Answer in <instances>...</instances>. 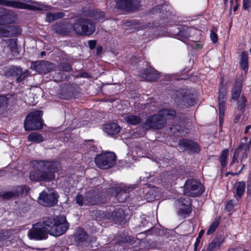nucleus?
I'll list each match as a JSON object with an SVG mask.
<instances>
[{
	"label": "nucleus",
	"instance_id": "obj_1",
	"mask_svg": "<svg viewBox=\"0 0 251 251\" xmlns=\"http://www.w3.org/2000/svg\"><path fill=\"white\" fill-rule=\"evenodd\" d=\"M60 168L57 161H38L34 164V170L30 172L31 180L38 181H50L55 177V173Z\"/></svg>",
	"mask_w": 251,
	"mask_h": 251
},
{
	"label": "nucleus",
	"instance_id": "obj_2",
	"mask_svg": "<svg viewBox=\"0 0 251 251\" xmlns=\"http://www.w3.org/2000/svg\"><path fill=\"white\" fill-rule=\"evenodd\" d=\"M176 105L180 107H188L195 102L193 94L187 89L176 91L172 96Z\"/></svg>",
	"mask_w": 251,
	"mask_h": 251
},
{
	"label": "nucleus",
	"instance_id": "obj_3",
	"mask_svg": "<svg viewBox=\"0 0 251 251\" xmlns=\"http://www.w3.org/2000/svg\"><path fill=\"white\" fill-rule=\"evenodd\" d=\"M75 32L78 35L89 36L96 29L94 22L88 18H81L75 21L73 25Z\"/></svg>",
	"mask_w": 251,
	"mask_h": 251
},
{
	"label": "nucleus",
	"instance_id": "obj_4",
	"mask_svg": "<svg viewBox=\"0 0 251 251\" xmlns=\"http://www.w3.org/2000/svg\"><path fill=\"white\" fill-rule=\"evenodd\" d=\"M43 112L41 110H35L28 114L24 122V127L25 130H38L42 128V116Z\"/></svg>",
	"mask_w": 251,
	"mask_h": 251
},
{
	"label": "nucleus",
	"instance_id": "obj_5",
	"mask_svg": "<svg viewBox=\"0 0 251 251\" xmlns=\"http://www.w3.org/2000/svg\"><path fill=\"white\" fill-rule=\"evenodd\" d=\"M251 146V138L249 140L247 137H245L242 139L238 147L235 149L230 166H232L235 163L239 162L238 158H241V161L247 158L248 153L249 152Z\"/></svg>",
	"mask_w": 251,
	"mask_h": 251
},
{
	"label": "nucleus",
	"instance_id": "obj_6",
	"mask_svg": "<svg viewBox=\"0 0 251 251\" xmlns=\"http://www.w3.org/2000/svg\"><path fill=\"white\" fill-rule=\"evenodd\" d=\"M96 165L100 168L107 169L112 167L116 162V154L112 152H105L97 155L95 158Z\"/></svg>",
	"mask_w": 251,
	"mask_h": 251
},
{
	"label": "nucleus",
	"instance_id": "obj_7",
	"mask_svg": "<svg viewBox=\"0 0 251 251\" xmlns=\"http://www.w3.org/2000/svg\"><path fill=\"white\" fill-rule=\"evenodd\" d=\"M204 188L202 184L196 179H188L185 183L184 194L191 197H197L202 194Z\"/></svg>",
	"mask_w": 251,
	"mask_h": 251
},
{
	"label": "nucleus",
	"instance_id": "obj_8",
	"mask_svg": "<svg viewBox=\"0 0 251 251\" xmlns=\"http://www.w3.org/2000/svg\"><path fill=\"white\" fill-rule=\"evenodd\" d=\"M59 195L53 189L49 190V192L43 191L40 194L38 201L41 205L51 207L57 203Z\"/></svg>",
	"mask_w": 251,
	"mask_h": 251
},
{
	"label": "nucleus",
	"instance_id": "obj_9",
	"mask_svg": "<svg viewBox=\"0 0 251 251\" xmlns=\"http://www.w3.org/2000/svg\"><path fill=\"white\" fill-rule=\"evenodd\" d=\"M166 119L163 117L159 111L156 114L149 116L145 123V126L150 128L159 129L165 126Z\"/></svg>",
	"mask_w": 251,
	"mask_h": 251
},
{
	"label": "nucleus",
	"instance_id": "obj_10",
	"mask_svg": "<svg viewBox=\"0 0 251 251\" xmlns=\"http://www.w3.org/2000/svg\"><path fill=\"white\" fill-rule=\"evenodd\" d=\"M48 233L40 222L33 225L32 228L28 231V236L31 239L42 240L48 238Z\"/></svg>",
	"mask_w": 251,
	"mask_h": 251
},
{
	"label": "nucleus",
	"instance_id": "obj_11",
	"mask_svg": "<svg viewBox=\"0 0 251 251\" xmlns=\"http://www.w3.org/2000/svg\"><path fill=\"white\" fill-rule=\"evenodd\" d=\"M54 64L45 60L37 61L32 62L31 69L35 70L40 74H47L54 70Z\"/></svg>",
	"mask_w": 251,
	"mask_h": 251
},
{
	"label": "nucleus",
	"instance_id": "obj_12",
	"mask_svg": "<svg viewBox=\"0 0 251 251\" xmlns=\"http://www.w3.org/2000/svg\"><path fill=\"white\" fill-rule=\"evenodd\" d=\"M115 7L126 11L137 9L140 6V0H116Z\"/></svg>",
	"mask_w": 251,
	"mask_h": 251
},
{
	"label": "nucleus",
	"instance_id": "obj_13",
	"mask_svg": "<svg viewBox=\"0 0 251 251\" xmlns=\"http://www.w3.org/2000/svg\"><path fill=\"white\" fill-rule=\"evenodd\" d=\"M176 205L178 208L177 215L185 217L191 212V201L189 197L181 198L177 201Z\"/></svg>",
	"mask_w": 251,
	"mask_h": 251
},
{
	"label": "nucleus",
	"instance_id": "obj_14",
	"mask_svg": "<svg viewBox=\"0 0 251 251\" xmlns=\"http://www.w3.org/2000/svg\"><path fill=\"white\" fill-rule=\"evenodd\" d=\"M69 224L65 217L63 216L56 217V222L54 229L52 230V235L58 236L64 234L68 229Z\"/></svg>",
	"mask_w": 251,
	"mask_h": 251
},
{
	"label": "nucleus",
	"instance_id": "obj_15",
	"mask_svg": "<svg viewBox=\"0 0 251 251\" xmlns=\"http://www.w3.org/2000/svg\"><path fill=\"white\" fill-rule=\"evenodd\" d=\"M178 146L181 150H189L193 152H199L200 151V147L196 142L186 139L180 140Z\"/></svg>",
	"mask_w": 251,
	"mask_h": 251
},
{
	"label": "nucleus",
	"instance_id": "obj_16",
	"mask_svg": "<svg viewBox=\"0 0 251 251\" xmlns=\"http://www.w3.org/2000/svg\"><path fill=\"white\" fill-rule=\"evenodd\" d=\"M0 4L18 9H37L33 6L22 2L9 0H0Z\"/></svg>",
	"mask_w": 251,
	"mask_h": 251
},
{
	"label": "nucleus",
	"instance_id": "obj_17",
	"mask_svg": "<svg viewBox=\"0 0 251 251\" xmlns=\"http://www.w3.org/2000/svg\"><path fill=\"white\" fill-rule=\"evenodd\" d=\"M107 216L109 220L113 221L115 224L121 225L124 222L125 214L122 209L118 208L107 213Z\"/></svg>",
	"mask_w": 251,
	"mask_h": 251
},
{
	"label": "nucleus",
	"instance_id": "obj_18",
	"mask_svg": "<svg viewBox=\"0 0 251 251\" xmlns=\"http://www.w3.org/2000/svg\"><path fill=\"white\" fill-rule=\"evenodd\" d=\"M141 77L146 81H154L158 80L159 75L158 72L153 68H148L140 73Z\"/></svg>",
	"mask_w": 251,
	"mask_h": 251
},
{
	"label": "nucleus",
	"instance_id": "obj_19",
	"mask_svg": "<svg viewBox=\"0 0 251 251\" xmlns=\"http://www.w3.org/2000/svg\"><path fill=\"white\" fill-rule=\"evenodd\" d=\"M100 202V198L94 192H87L84 198V204L86 205H94Z\"/></svg>",
	"mask_w": 251,
	"mask_h": 251
},
{
	"label": "nucleus",
	"instance_id": "obj_20",
	"mask_svg": "<svg viewBox=\"0 0 251 251\" xmlns=\"http://www.w3.org/2000/svg\"><path fill=\"white\" fill-rule=\"evenodd\" d=\"M47 233L52 235V230L54 229V225L56 222V217H46L44 218L42 221L40 222Z\"/></svg>",
	"mask_w": 251,
	"mask_h": 251
},
{
	"label": "nucleus",
	"instance_id": "obj_21",
	"mask_svg": "<svg viewBox=\"0 0 251 251\" xmlns=\"http://www.w3.org/2000/svg\"><path fill=\"white\" fill-rule=\"evenodd\" d=\"M120 126L116 123H112L104 125L103 127L104 131L109 135H115L120 132Z\"/></svg>",
	"mask_w": 251,
	"mask_h": 251
},
{
	"label": "nucleus",
	"instance_id": "obj_22",
	"mask_svg": "<svg viewBox=\"0 0 251 251\" xmlns=\"http://www.w3.org/2000/svg\"><path fill=\"white\" fill-rule=\"evenodd\" d=\"M21 68L16 66H7L4 67L2 71L1 74L6 77L18 76L20 73Z\"/></svg>",
	"mask_w": 251,
	"mask_h": 251
},
{
	"label": "nucleus",
	"instance_id": "obj_23",
	"mask_svg": "<svg viewBox=\"0 0 251 251\" xmlns=\"http://www.w3.org/2000/svg\"><path fill=\"white\" fill-rule=\"evenodd\" d=\"M71 25L68 24H56L52 26V30L58 34H68L70 32Z\"/></svg>",
	"mask_w": 251,
	"mask_h": 251
},
{
	"label": "nucleus",
	"instance_id": "obj_24",
	"mask_svg": "<svg viewBox=\"0 0 251 251\" xmlns=\"http://www.w3.org/2000/svg\"><path fill=\"white\" fill-rule=\"evenodd\" d=\"M116 193V197L120 202H124L126 201L127 197V192L129 191V188L125 187H117L114 189Z\"/></svg>",
	"mask_w": 251,
	"mask_h": 251
},
{
	"label": "nucleus",
	"instance_id": "obj_25",
	"mask_svg": "<svg viewBox=\"0 0 251 251\" xmlns=\"http://www.w3.org/2000/svg\"><path fill=\"white\" fill-rule=\"evenodd\" d=\"M88 236L87 233L82 228H77L75 240L78 245H82L86 242Z\"/></svg>",
	"mask_w": 251,
	"mask_h": 251
},
{
	"label": "nucleus",
	"instance_id": "obj_26",
	"mask_svg": "<svg viewBox=\"0 0 251 251\" xmlns=\"http://www.w3.org/2000/svg\"><path fill=\"white\" fill-rule=\"evenodd\" d=\"M223 240L219 237H216L208 245L206 251H217L221 248Z\"/></svg>",
	"mask_w": 251,
	"mask_h": 251
},
{
	"label": "nucleus",
	"instance_id": "obj_27",
	"mask_svg": "<svg viewBox=\"0 0 251 251\" xmlns=\"http://www.w3.org/2000/svg\"><path fill=\"white\" fill-rule=\"evenodd\" d=\"M242 83L241 81H236L235 82L233 88L232 90V99L237 100L239 98V96L241 92Z\"/></svg>",
	"mask_w": 251,
	"mask_h": 251
},
{
	"label": "nucleus",
	"instance_id": "obj_28",
	"mask_svg": "<svg viewBox=\"0 0 251 251\" xmlns=\"http://www.w3.org/2000/svg\"><path fill=\"white\" fill-rule=\"evenodd\" d=\"M124 119L127 124L131 125H138L142 121L140 117L134 115H126L124 117Z\"/></svg>",
	"mask_w": 251,
	"mask_h": 251
},
{
	"label": "nucleus",
	"instance_id": "obj_29",
	"mask_svg": "<svg viewBox=\"0 0 251 251\" xmlns=\"http://www.w3.org/2000/svg\"><path fill=\"white\" fill-rule=\"evenodd\" d=\"M236 193L235 197L241 198L245 191L246 184L244 181H238L235 184Z\"/></svg>",
	"mask_w": 251,
	"mask_h": 251
},
{
	"label": "nucleus",
	"instance_id": "obj_30",
	"mask_svg": "<svg viewBox=\"0 0 251 251\" xmlns=\"http://www.w3.org/2000/svg\"><path fill=\"white\" fill-rule=\"evenodd\" d=\"M248 53L246 52H243L240 59V65L242 70H244L245 73L248 71Z\"/></svg>",
	"mask_w": 251,
	"mask_h": 251
},
{
	"label": "nucleus",
	"instance_id": "obj_31",
	"mask_svg": "<svg viewBox=\"0 0 251 251\" xmlns=\"http://www.w3.org/2000/svg\"><path fill=\"white\" fill-rule=\"evenodd\" d=\"M27 139L29 141L36 143H39L44 141V138L42 135L36 132L30 133L28 136Z\"/></svg>",
	"mask_w": 251,
	"mask_h": 251
},
{
	"label": "nucleus",
	"instance_id": "obj_32",
	"mask_svg": "<svg viewBox=\"0 0 251 251\" xmlns=\"http://www.w3.org/2000/svg\"><path fill=\"white\" fill-rule=\"evenodd\" d=\"M163 117L166 119V121L169 119L173 118L176 116V112L172 109H164L159 111Z\"/></svg>",
	"mask_w": 251,
	"mask_h": 251
},
{
	"label": "nucleus",
	"instance_id": "obj_33",
	"mask_svg": "<svg viewBox=\"0 0 251 251\" xmlns=\"http://www.w3.org/2000/svg\"><path fill=\"white\" fill-rule=\"evenodd\" d=\"M90 16L93 17L96 20H98L99 22L104 21L105 18L104 12L98 10L92 11Z\"/></svg>",
	"mask_w": 251,
	"mask_h": 251
},
{
	"label": "nucleus",
	"instance_id": "obj_34",
	"mask_svg": "<svg viewBox=\"0 0 251 251\" xmlns=\"http://www.w3.org/2000/svg\"><path fill=\"white\" fill-rule=\"evenodd\" d=\"M8 105V99L4 96L0 95V116L2 114Z\"/></svg>",
	"mask_w": 251,
	"mask_h": 251
},
{
	"label": "nucleus",
	"instance_id": "obj_35",
	"mask_svg": "<svg viewBox=\"0 0 251 251\" xmlns=\"http://www.w3.org/2000/svg\"><path fill=\"white\" fill-rule=\"evenodd\" d=\"M247 102V100L246 98L242 96L240 97L238 100L237 102V109L241 112L242 113L244 112V109L246 105V103Z\"/></svg>",
	"mask_w": 251,
	"mask_h": 251
},
{
	"label": "nucleus",
	"instance_id": "obj_36",
	"mask_svg": "<svg viewBox=\"0 0 251 251\" xmlns=\"http://www.w3.org/2000/svg\"><path fill=\"white\" fill-rule=\"evenodd\" d=\"M8 29L9 33V37L16 36L21 33L20 29L15 25H8Z\"/></svg>",
	"mask_w": 251,
	"mask_h": 251
},
{
	"label": "nucleus",
	"instance_id": "obj_37",
	"mask_svg": "<svg viewBox=\"0 0 251 251\" xmlns=\"http://www.w3.org/2000/svg\"><path fill=\"white\" fill-rule=\"evenodd\" d=\"M228 153V150H225L223 151L221 154L220 157V161L221 163V165L223 167L226 166V158L227 157Z\"/></svg>",
	"mask_w": 251,
	"mask_h": 251
},
{
	"label": "nucleus",
	"instance_id": "obj_38",
	"mask_svg": "<svg viewBox=\"0 0 251 251\" xmlns=\"http://www.w3.org/2000/svg\"><path fill=\"white\" fill-rule=\"evenodd\" d=\"M226 96V88L223 86L220 87L219 90L218 101L225 102Z\"/></svg>",
	"mask_w": 251,
	"mask_h": 251
},
{
	"label": "nucleus",
	"instance_id": "obj_39",
	"mask_svg": "<svg viewBox=\"0 0 251 251\" xmlns=\"http://www.w3.org/2000/svg\"><path fill=\"white\" fill-rule=\"evenodd\" d=\"M220 223L218 220H215L210 226L206 232L207 235H210L212 234L216 229Z\"/></svg>",
	"mask_w": 251,
	"mask_h": 251
},
{
	"label": "nucleus",
	"instance_id": "obj_40",
	"mask_svg": "<svg viewBox=\"0 0 251 251\" xmlns=\"http://www.w3.org/2000/svg\"><path fill=\"white\" fill-rule=\"evenodd\" d=\"M29 72L28 70H26L24 72L23 71L22 69L21 68V71L19 75H18V77L17 78V82H20L23 80H24L26 77L29 75Z\"/></svg>",
	"mask_w": 251,
	"mask_h": 251
},
{
	"label": "nucleus",
	"instance_id": "obj_41",
	"mask_svg": "<svg viewBox=\"0 0 251 251\" xmlns=\"http://www.w3.org/2000/svg\"><path fill=\"white\" fill-rule=\"evenodd\" d=\"M225 102L219 101V119L221 123L224 116Z\"/></svg>",
	"mask_w": 251,
	"mask_h": 251
},
{
	"label": "nucleus",
	"instance_id": "obj_42",
	"mask_svg": "<svg viewBox=\"0 0 251 251\" xmlns=\"http://www.w3.org/2000/svg\"><path fill=\"white\" fill-rule=\"evenodd\" d=\"M17 193L14 191H9L3 193L2 200H9L17 196Z\"/></svg>",
	"mask_w": 251,
	"mask_h": 251
},
{
	"label": "nucleus",
	"instance_id": "obj_43",
	"mask_svg": "<svg viewBox=\"0 0 251 251\" xmlns=\"http://www.w3.org/2000/svg\"><path fill=\"white\" fill-rule=\"evenodd\" d=\"M9 43V46L12 51L15 52L17 50V46L16 41L14 39H8L6 41Z\"/></svg>",
	"mask_w": 251,
	"mask_h": 251
},
{
	"label": "nucleus",
	"instance_id": "obj_44",
	"mask_svg": "<svg viewBox=\"0 0 251 251\" xmlns=\"http://www.w3.org/2000/svg\"><path fill=\"white\" fill-rule=\"evenodd\" d=\"M9 33L8 25L3 27H0V36L9 37Z\"/></svg>",
	"mask_w": 251,
	"mask_h": 251
},
{
	"label": "nucleus",
	"instance_id": "obj_45",
	"mask_svg": "<svg viewBox=\"0 0 251 251\" xmlns=\"http://www.w3.org/2000/svg\"><path fill=\"white\" fill-rule=\"evenodd\" d=\"M76 203L80 206H83L84 204V198L80 194L77 195L75 198Z\"/></svg>",
	"mask_w": 251,
	"mask_h": 251
},
{
	"label": "nucleus",
	"instance_id": "obj_46",
	"mask_svg": "<svg viewBox=\"0 0 251 251\" xmlns=\"http://www.w3.org/2000/svg\"><path fill=\"white\" fill-rule=\"evenodd\" d=\"M60 70L62 71L69 72L72 71V68L68 63H62L60 65Z\"/></svg>",
	"mask_w": 251,
	"mask_h": 251
},
{
	"label": "nucleus",
	"instance_id": "obj_47",
	"mask_svg": "<svg viewBox=\"0 0 251 251\" xmlns=\"http://www.w3.org/2000/svg\"><path fill=\"white\" fill-rule=\"evenodd\" d=\"M210 38L214 43H216L218 41V36L213 29L210 31Z\"/></svg>",
	"mask_w": 251,
	"mask_h": 251
},
{
	"label": "nucleus",
	"instance_id": "obj_48",
	"mask_svg": "<svg viewBox=\"0 0 251 251\" xmlns=\"http://www.w3.org/2000/svg\"><path fill=\"white\" fill-rule=\"evenodd\" d=\"M55 20L53 13L49 12L47 14L46 21L48 22H51Z\"/></svg>",
	"mask_w": 251,
	"mask_h": 251
},
{
	"label": "nucleus",
	"instance_id": "obj_49",
	"mask_svg": "<svg viewBox=\"0 0 251 251\" xmlns=\"http://www.w3.org/2000/svg\"><path fill=\"white\" fill-rule=\"evenodd\" d=\"M243 7L244 9H248L251 6V0H243Z\"/></svg>",
	"mask_w": 251,
	"mask_h": 251
},
{
	"label": "nucleus",
	"instance_id": "obj_50",
	"mask_svg": "<svg viewBox=\"0 0 251 251\" xmlns=\"http://www.w3.org/2000/svg\"><path fill=\"white\" fill-rule=\"evenodd\" d=\"M247 193L249 195L251 194V176H249L247 181Z\"/></svg>",
	"mask_w": 251,
	"mask_h": 251
},
{
	"label": "nucleus",
	"instance_id": "obj_51",
	"mask_svg": "<svg viewBox=\"0 0 251 251\" xmlns=\"http://www.w3.org/2000/svg\"><path fill=\"white\" fill-rule=\"evenodd\" d=\"M234 207L233 201L232 200L229 201L226 204V208L228 211H230Z\"/></svg>",
	"mask_w": 251,
	"mask_h": 251
},
{
	"label": "nucleus",
	"instance_id": "obj_52",
	"mask_svg": "<svg viewBox=\"0 0 251 251\" xmlns=\"http://www.w3.org/2000/svg\"><path fill=\"white\" fill-rule=\"evenodd\" d=\"M96 44V40H90L88 42L89 47L91 50H93L95 48Z\"/></svg>",
	"mask_w": 251,
	"mask_h": 251
},
{
	"label": "nucleus",
	"instance_id": "obj_53",
	"mask_svg": "<svg viewBox=\"0 0 251 251\" xmlns=\"http://www.w3.org/2000/svg\"><path fill=\"white\" fill-rule=\"evenodd\" d=\"M53 14H54V18H55V20L63 18V17L65 16V14L64 13L61 12L55 13Z\"/></svg>",
	"mask_w": 251,
	"mask_h": 251
},
{
	"label": "nucleus",
	"instance_id": "obj_54",
	"mask_svg": "<svg viewBox=\"0 0 251 251\" xmlns=\"http://www.w3.org/2000/svg\"><path fill=\"white\" fill-rule=\"evenodd\" d=\"M200 243V239L199 238L196 239V242L194 244V250L196 251L197 250V248Z\"/></svg>",
	"mask_w": 251,
	"mask_h": 251
},
{
	"label": "nucleus",
	"instance_id": "obj_55",
	"mask_svg": "<svg viewBox=\"0 0 251 251\" xmlns=\"http://www.w3.org/2000/svg\"><path fill=\"white\" fill-rule=\"evenodd\" d=\"M241 113H239V114H237L236 115V116H235V118L234 119V122L235 123H236L239 122V120H240V119L241 118Z\"/></svg>",
	"mask_w": 251,
	"mask_h": 251
},
{
	"label": "nucleus",
	"instance_id": "obj_56",
	"mask_svg": "<svg viewBox=\"0 0 251 251\" xmlns=\"http://www.w3.org/2000/svg\"><path fill=\"white\" fill-rule=\"evenodd\" d=\"M102 51V48L101 46L98 47L97 48V54H100Z\"/></svg>",
	"mask_w": 251,
	"mask_h": 251
},
{
	"label": "nucleus",
	"instance_id": "obj_57",
	"mask_svg": "<svg viewBox=\"0 0 251 251\" xmlns=\"http://www.w3.org/2000/svg\"><path fill=\"white\" fill-rule=\"evenodd\" d=\"M204 232V230H203V229L201 230L199 233L198 237H197V238H199L200 239L201 238Z\"/></svg>",
	"mask_w": 251,
	"mask_h": 251
},
{
	"label": "nucleus",
	"instance_id": "obj_58",
	"mask_svg": "<svg viewBox=\"0 0 251 251\" xmlns=\"http://www.w3.org/2000/svg\"><path fill=\"white\" fill-rule=\"evenodd\" d=\"M251 128V125H248L247 126L246 128H245V131H244V133L245 134L247 133L249 131V130Z\"/></svg>",
	"mask_w": 251,
	"mask_h": 251
},
{
	"label": "nucleus",
	"instance_id": "obj_59",
	"mask_svg": "<svg viewBox=\"0 0 251 251\" xmlns=\"http://www.w3.org/2000/svg\"><path fill=\"white\" fill-rule=\"evenodd\" d=\"M5 24L4 20L3 18L1 16H0V25H3Z\"/></svg>",
	"mask_w": 251,
	"mask_h": 251
},
{
	"label": "nucleus",
	"instance_id": "obj_60",
	"mask_svg": "<svg viewBox=\"0 0 251 251\" xmlns=\"http://www.w3.org/2000/svg\"><path fill=\"white\" fill-rule=\"evenodd\" d=\"M238 4L233 7V11H236L237 10Z\"/></svg>",
	"mask_w": 251,
	"mask_h": 251
},
{
	"label": "nucleus",
	"instance_id": "obj_61",
	"mask_svg": "<svg viewBox=\"0 0 251 251\" xmlns=\"http://www.w3.org/2000/svg\"><path fill=\"white\" fill-rule=\"evenodd\" d=\"M46 54L45 52V51H42L41 53H40V55L42 57H43L44 55H45Z\"/></svg>",
	"mask_w": 251,
	"mask_h": 251
},
{
	"label": "nucleus",
	"instance_id": "obj_62",
	"mask_svg": "<svg viewBox=\"0 0 251 251\" xmlns=\"http://www.w3.org/2000/svg\"><path fill=\"white\" fill-rule=\"evenodd\" d=\"M2 195H3V193L1 192H0V201L2 200Z\"/></svg>",
	"mask_w": 251,
	"mask_h": 251
},
{
	"label": "nucleus",
	"instance_id": "obj_63",
	"mask_svg": "<svg viewBox=\"0 0 251 251\" xmlns=\"http://www.w3.org/2000/svg\"><path fill=\"white\" fill-rule=\"evenodd\" d=\"M245 166V165L244 164H243V166H242V168L240 169V170L238 172V174H239L241 172L242 170H243V168Z\"/></svg>",
	"mask_w": 251,
	"mask_h": 251
},
{
	"label": "nucleus",
	"instance_id": "obj_64",
	"mask_svg": "<svg viewBox=\"0 0 251 251\" xmlns=\"http://www.w3.org/2000/svg\"><path fill=\"white\" fill-rule=\"evenodd\" d=\"M233 0H230V3L232 5L233 4Z\"/></svg>",
	"mask_w": 251,
	"mask_h": 251
}]
</instances>
